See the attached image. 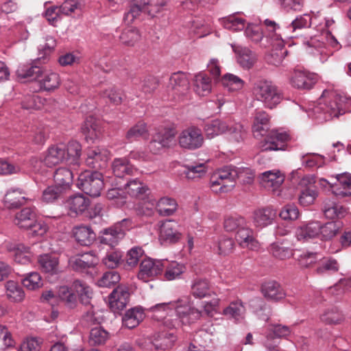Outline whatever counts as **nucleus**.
<instances>
[{
    "label": "nucleus",
    "mask_w": 351,
    "mask_h": 351,
    "mask_svg": "<svg viewBox=\"0 0 351 351\" xmlns=\"http://www.w3.org/2000/svg\"><path fill=\"white\" fill-rule=\"evenodd\" d=\"M351 98L340 95L333 90H324L316 102L307 110L308 117L318 123L337 118L350 110Z\"/></svg>",
    "instance_id": "nucleus-1"
},
{
    "label": "nucleus",
    "mask_w": 351,
    "mask_h": 351,
    "mask_svg": "<svg viewBox=\"0 0 351 351\" xmlns=\"http://www.w3.org/2000/svg\"><path fill=\"white\" fill-rule=\"evenodd\" d=\"M318 27H322V29H317L321 32V34L311 37L304 42L306 52L313 56L318 57L322 62L327 60L334 51L341 48V45L337 38L332 34L330 29L335 25V21L332 18L321 19L318 14L317 21Z\"/></svg>",
    "instance_id": "nucleus-2"
},
{
    "label": "nucleus",
    "mask_w": 351,
    "mask_h": 351,
    "mask_svg": "<svg viewBox=\"0 0 351 351\" xmlns=\"http://www.w3.org/2000/svg\"><path fill=\"white\" fill-rule=\"evenodd\" d=\"M254 177V171L250 168L227 166L213 173L210 186L215 193H227L233 189L237 178L244 183H250Z\"/></svg>",
    "instance_id": "nucleus-3"
},
{
    "label": "nucleus",
    "mask_w": 351,
    "mask_h": 351,
    "mask_svg": "<svg viewBox=\"0 0 351 351\" xmlns=\"http://www.w3.org/2000/svg\"><path fill=\"white\" fill-rule=\"evenodd\" d=\"M174 319L166 321L169 329H178L182 326H190L199 321L202 315V311L194 306L189 295H183L174 300Z\"/></svg>",
    "instance_id": "nucleus-4"
},
{
    "label": "nucleus",
    "mask_w": 351,
    "mask_h": 351,
    "mask_svg": "<svg viewBox=\"0 0 351 351\" xmlns=\"http://www.w3.org/2000/svg\"><path fill=\"white\" fill-rule=\"evenodd\" d=\"M252 93L255 99L261 101L264 106L270 109L281 101L282 97L277 87L267 80H260L253 86Z\"/></svg>",
    "instance_id": "nucleus-5"
},
{
    "label": "nucleus",
    "mask_w": 351,
    "mask_h": 351,
    "mask_svg": "<svg viewBox=\"0 0 351 351\" xmlns=\"http://www.w3.org/2000/svg\"><path fill=\"white\" fill-rule=\"evenodd\" d=\"M168 0H136L130 4L129 10L124 14L123 21L130 24L141 12L154 17L163 10Z\"/></svg>",
    "instance_id": "nucleus-6"
},
{
    "label": "nucleus",
    "mask_w": 351,
    "mask_h": 351,
    "mask_svg": "<svg viewBox=\"0 0 351 351\" xmlns=\"http://www.w3.org/2000/svg\"><path fill=\"white\" fill-rule=\"evenodd\" d=\"M104 185L102 174L96 171H85L81 173L77 181V187L92 197L99 196Z\"/></svg>",
    "instance_id": "nucleus-7"
},
{
    "label": "nucleus",
    "mask_w": 351,
    "mask_h": 351,
    "mask_svg": "<svg viewBox=\"0 0 351 351\" xmlns=\"http://www.w3.org/2000/svg\"><path fill=\"white\" fill-rule=\"evenodd\" d=\"M66 161V145L63 143H59L51 145L45 152L43 160H40L36 158H32L30 160L35 172L40 171L39 167L42 162L47 167H52L60 163Z\"/></svg>",
    "instance_id": "nucleus-8"
},
{
    "label": "nucleus",
    "mask_w": 351,
    "mask_h": 351,
    "mask_svg": "<svg viewBox=\"0 0 351 351\" xmlns=\"http://www.w3.org/2000/svg\"><path fill=\"white\" fill-rule=\"evenodd\" d=\"M316 183V177L313 175H306L299 181L298 185L302 189L298 197L299 204L302 206H308L313 204L318 196V191L311 187Z\"/></svg>",
    "instance_id": "nucleus-9"
},
{
    "label": "nucleus",
    "mask_w": 351,
    "mask_h": 351,
    "mask_svg": "<svg viewBox=\"0 0 351 351\" xmlns=\"http://www.w3.org/2000/svg\"><path fill=\"white\" fill-rule=\"evenodd\" d=\"M204 143L202 130L195 126L184 130L179 136V144L182 148L193 150L201 147Z\"/></svg>",
    "instance_id": "nucleus-10"
},
{
    "label": "nucleus",
    "mask_w": 351,
    "mask_h": 351,
    "mask_svg": "<svg viewBox=\"0 0 351 351\" xmlns=\"http://www.w3.org/2000/svg\"><path fill=\"white\" fill-rule=\"evenodd\" d=\"M289 134L283 130H273L260 144L261 151L282 150L285 143L289 141Z\"/></svg>",
    "instance_id": "nucleus-11"
},
{
    "label": "nucleus",
    "mask_w": 351,
    "mask_h": 351,
    "mask_svg": "<svg viewBox=\"0 0 351 351\" xmlns=\"http://www.w3.org/2000/svg\"><path fill=\"white\" fill-rule=\"evenodd\" d=\"M98 262L99 258L93 252L72 256L68 261L73 270L80 273H88V270L93 268Z\"/></svg>",
    "instance_id": "nucleus-12"
},
{
    "label": "nucleus",
    "mask_w": 351,
    "mask_h": 351,
    "mask_svg": "<svg viewBox=\"0 0 351 351\" xmlns=\"http://www.w3.org/2000/svg\"><path fill=\"white\" fill-rule=\"evenodd\" d=\"M164 259H152L150 258L144 259L140 264V269L138 278L143 282H147L150 279L162 274V265Z\"/></svg>",
    "instance_id": "nucleus-13"
},
{
    "label": "nucleus",
    "mask_w": 351,
    "mask_h": 351,
    "mask_svg": "<svg viewBox=\"0 0 351 351\" xmlns=\"http://www.w3.org/2000/svg\"><path fill=\"white\" fill-rule=\"evenodd\" d=\"M261 184L267 190L280 195L279 189L284 182L285 176L278 169H273L262 173L260 176Z\"/></svg>",
    "instance_id": "nucleus-14"
},
{
    "label": "nucleus",
    "mask_w": 351,
    "mask_h": 351,
    "mask_svg": "<svg viewBox=\"0 0 351 351\" xmlns=\"http://www.w3.org/2000/svg\"><path fill=\"white\" fill-rule=\"evenodd\" d=\"M37 82L40 90L51 92L59 88L61 80L58 73L49 69L42 68Z\"/></svg>",
    "instance_id": "nucleus-15"
},
{
    "label": "nucleus",
    "mask_w": 351,
    "mask_h": 351,
    "mask_svg": "<svg viewBox=\"0 0 351 351\" xmlns=\"http://www.w3.org/2000/svg\"><path fill=\"white\" fill-rule=\"evenodd\" d=\"M167 88L173 99L185 95L189 88V82L186 74L182 72L173 73L169 78Z\"/></svg>",
    "instance_id": "nucleus-16"
},
{
    "label": "nucleus",
    "mask_w": 351,
    "mask_h": 351,
    "mask_svg": "<svg viewBox=\"0 0 351 351\" xmlns=\"http://www.w3.org/2000/svg\"><path fill=\"white\" fill-rule=\"evenodd\" d=\"M90 200L82 194L70 196L64 202V206L71 217L83 214L90 206Z\"/></svg>",
    "instance_id": "nucleus-17"
},
{
    "label": "nucleus",
    "mask_w": 351,
    "mask_h": 351,
    "mask_svg": "<svg viewBox=\"0 0 351 351\" xmlns=\"http://www.w3.org/2000/svg\"><path fill=\"white\" fill-rule=\"evenodd\" d=\"M86 164L96 169H104L109 159V152L101 147H91L87 150Z\"/></svg>",
    "instance_id": "nucleus-18"
},
{
    "label": "nucleus",
    "mask_w": 351,
    "mask_h": 351,
    "mask_svg": "<svg viewBox=\"0 0 351 351\" xmlns=\"http://www.w3.org/2000/svg\"><path fill=\"white\" fill-rule=\"evenodd\" d=\"M174 300L169 302L158 303L151 306L148 310L152 313L154 319L162 322V324L168 328L166 321L168 319H174Z\"/></svg>",
    "instance_id": "nucleus-19"
},
{
    "label": "nucleus",
    "mask_w": 351,
    "mask_h": 351,
    "mask_svg": "<svg viewBox=\"0 0 351 351\" xmlns=\"http://www.w3.org/2000/svg\"><path fill=\"white\" fill-rule=\"evenodd\" d=\"M235 239L241 247L251 250H256L259 248V244L254 237V231L248 226L247 221H245V226H242L237 231Z\"/></svg>",
    "instance_id": "nucleus-20"
},
{
    "label": "nucleus",
    "mask_w": 351,
    "mask_h": 351,
    "mask_svg": "<svg viewBox=\"0 0 351 351\" xmlns=\"http://www.w3.org/2000/svg\"><path fill=\"white\" fill-rule=\"evenodd\" d=\"M130 292L126 286H118L109 296L110 308L114 311H121L129 302Z\"/></svg>",
    "instance_id": "nucleus-21"
},
{
    "label": "nucleus",
    "mask_w": 351,
    "mask_h": 351,
    "mask_svg": "<svg viewBox=\"0 0 351 351\" xmlns=\"http://www.w3.org/2000/svg\"><path fill=\"white\" fill-rule=\"evenodd\" d=\"M232 50L236 54L238 64L244 69H251L257 60L256 55L249 48L232 44Z\"/></svg>",
    "instance_id": "nucleus-22"
},
{
    "label": "nucleus",
    "mask_w": 351,
    "mask_h": 351,
    "mask_svg": "<svg viewBox=\"0 0 351 351\" xmlns=\"http://www.w3.org/2000/svg\"><path fill=\"white\" fill-rule=\"evenodd\" d=\"M317 76L303 71H295L293 73L290 83L292 86L298 89H311L317 82Z\"/></svg>",
    "instance_id": "nucleus-23"
},
{
    "label": "nucleus",
    "mask_w": 351,
    "mask_h": 351,
    "mask_svg": "<svg viewBox=\"0 0 351 351\" xmlns=\"http://www.w3.org/2000/svg\"><path fill=\"white\" fill-rule=\"evenodd\" d=\"M320 222L312 221L303 223L295 230V236L298 241H307L319 236Z\"/></svg>",
    "instance_id": "nucleus-24"
},
{
    "label": "nucleus",
    "mask_w": 351,
    "mask_h": 351,
    "mask_svg": "<svg viewBox=\"0 0 351 351\" xmlns=\"http://www.w3.org/2000/svg\"><path fill=\"white\" fill-rule=\"evenodd\" d=\"M266 27L267 34L265 36L268 43L276 49H281L285 45V41L280 33V26L274 21L265 19L263 22Z\"/></svg>",
    "instance_id": "nucleus-25"
},
{
    "label": "nucleus",
    "mask_w": 351,
    "mask_h": 351,
    "mask_svg": "<svg viewBox=\"0 0 351 351\" xmlns=\"http://www.w3.org/2000/svg\"><path fill=\"white\" fill-rule=\"evenodd\" d=\"M177 223L173 221H165L160 229L159 239L162 243H173L180 239V233Z\"/></svg>",
    "instance_id": "nucleus-26"
},
{
    "label": "nucleus",
    "mask_w": 351,
    "mask_h": 351,
    "mask_svg": "<svg viewBox=\"0 0 351 351\" xmlns=\"http://www.w3.org/2000/svg\"><path fill=\"white\" fill-rule=\"evenodd\" d=\"M276 216V213L271 208H258L253 213L252 222L256 228L262 229L271 225Z\"/></svg>",
    "instance_id": "nucleus-27"
},
{
    "label": "nucleus",
    "mask_w": 351,
    "mask_h": 351,
    "mask_svg": "<svg viewBox=\"0 0 351 351\" xmlns=\"http://www.w3.org/2000/svg\"><path fill=\"white\" fill-rule=\"evenodd\" d=\"M185 271L186 267L184 264L164 259L162 274L165 280L171 281L180 279Z\"/></svg>",
    "instance_id": "nucleus-28"
},
{
    "label": "nucleus",
    "mask_w": 351,
    "mask_h": 351,
    "mask_svg": "<svg viewBox=\"0 0 351 351\" xmlns=\"http://www.w3.org/2000/svg\"><path fill=\"white\" fill-rule=\"evenodd\" d=\"M317 19L318 12L315 14L311 12V13L300 14L291 22V27L293 32L311 27V25H313L316 29H322V27H318L319 25H317Z\"/></svg>",
    "instance_id": "nucleus-29"
},
{
    "label": "nucleus",
    "mask_w": 351,
    "mask_h": 351,
    "mask_svg": "<svg viewBox=\"0 0 351 351\" xmlns=\"http://www.w3.org/2000/svg\"><path fill=\"white\" fill-rule=\"evenodd\" d=\"M82 132L87 142L95 143L99 138L101 130L96 119L89 116L82 126Z\"/></svg>",
    "instance_id": "nucleus-30"
},
{
    "label": "nucleus",
    "mask_w": 351,
    "mask_h": 351,
    "mask_svg": "<svg viewBox=\"0 0 351 351\" xmlns=\"http://www.w3.org/2000/svg\"><path fill=\"white\" fill-rule=\"evenodd\" d=\"M112 169L114 176L119 178L140 174L138 169L125 158H115L112 164Z\"/></svg>",
    "instance_id": "nucleus-31"
},
{
    "label": "nucleus",
    "mask_w": 351,
    "mask_h": 351,
    "mask_svg": "<svg viewBox=\"0 0 351 351\" xmlns=\"http://www.w3.org/2000/svg\"><path fill=\"white\" fill-rule=\"evenodd\" d=\"M73 237L75 241L81 245H90L96 238V234L88 226H77L72 230Z\"/></svg>",
    "instance_id": "nucleus-32"
},
{
    "label": "nucleus",
    "mask_w": 351,
    "mask_h": 351,
    "mask_svg": "<svg viewBox=\"0 0 351 351\" xmlns=\"http://www.w3.org/2000/svg\"><path fill=\"white\" fill-rule=\"evenodd\" d=\"M269 117L263 110H257L254 113L252 132L255 136H263L269 130Z\"/></svg>",
    "instance_id": "nucleus-33"
},
{
    "label": "nucleus",
    "mask_w": 351,
    "mask_h": 351,
    "mask_svg": "<svg viewBox=\"0 0 351 351\" xmlns=\"http://www.w3.org/2000/svg\"><path fill=\"white\" fill-rule=\"evenodd\" d=\"M7 250L12 253L16 263L27 265L30 263V252L28 247L21 243H8Z\"/></svg>",
    "instance_id": "nucleus-34"
},
{
    "label": "nucleus",
    "mask_w": 351,
    "mask_h": 351,
    "mask_svg": "<svg viewBox=\"0 0 351 351\" xmlns=\"http://www.w3.org/2000/svg\"><path fill=\"white\" fill-rule=\"evenodd\" d=\"M337 183L333 194L337 197L351 196V174L343 173L336 176Z\"/></svg>",
    "instance_id": "nucleus-35"
},
{
    "label": "nucleus",
    "mask_w": 351,
    "mask_h": 351,
    "mask_svg": "<svg viewBox=\"0 0 351 351\" xmlns=\"http://www.w3.org/2000/svg\"><path fill=\"white\" fill-rule=\"evenodd\" d=\"M227 139L233 143H240L244 141L247 135V130L243 125L239 122H228V128L226 130Z\"/></svg>",
    "instance_id": "nucleus-36"
},
{
    "label": "nucleus",
    "mask_w": 351,
    "mask_h": 351,
    "mask_svg": "<svg viewBox=\"0 0 351 351\" xmlns=\"http://www.w3.org/2000/svg\"><path fill=\"white\" fill-rule=\"evenodd\" d=\"M224 316L234 319L236 322H241L245 318V308L241 300H237L232 302L222 312Z\"/></svg>",
    "instance_id": "nucleus-37"
},
{
    "label": "nucleus",
    "mask_w": 351,
    "mask_h": 351,
    "mask_svg": "<svg viewBox=\"0 0 351 351\" xmlns=\"http://www.w3.org/2000/svg\"><path fill=\"white\" fill-rule=\"evenodd\" d=\"M211 293L210 284L206 279L197 278L192 281L191 293L195 298L211 297Z\"/></svg>",
    "instance_id": "nucleus-38"
},
{
    "label": "nucleus",
    "mask_w": 351,
    "mask_h": 351,
    "mask_svg": "<svg viewBox=\"0 0 351 351\" xmlns=\"http://www.w3.org/2000/svg\"><path fill=\"white\" fill-rule=\"evenodd\" d=\"M36 219L35 210L32 208L26 207L15 215L14 223L19 228L27 229Z\"/></svg>",
    "instance_id": "nucleus-39"
},
{
    "label": "nucleus",
    "mask_w": 351,
    "mask_h": 351,
    "mask_svg": "<svg viewBox=\"0 0 351 351\" xmlns=\"http://www.w3.org/2000/svg\"><path fill=\"white\" fill-rule=\"evenodd\" d=\"M227 128V121L220 119H214L205 123L204 131L206 137L208 139H212L221 134H225Z\"/></svg>",
    "instance_id": "nucleus-40"
},
{
    "label": "nucleus",
    "mask_w": 351,
    "mask_h": 351,
    "mask_svg": "<svg viewBox=\"0 0 351 351\" xmlns=\"http://www.w3.org/2000/svg\"><path fill=\"white\" fill-rule=\"evenodd\" d=\"M25 195V192L19 188L10 189L4 197L5 206L13 208L23 205L26 200Z\"/></svg>",
    "instance_id": "nucleus-41"
},
{
    "label": "nucleus",
    "mask_w": 351,
    "mask_h": 351,
    "mask_svg": "<svg viewBox=\"0 0 351 351\" xmlns=\"http://www.w3.org/2000/svg\"><path fill=\"white\" fill-rule=\"evenodd\" d=\"M119 228V226H117L116 228L112 226L101 231L99 236L100 243L110 246L117 245L123 238V232Z\"/></svg>",
    "instance_id": "nucleus-42"
},
{
    "label": "nucleus",
    "mask_w": 351,
    "mask_h": 351,
    "mask_svg": "<svg viewBox=\"0 0 351 351\" xmlns=\"http://www.w3.org/2000/svg\"><path fill=\"white\" fill-rule=\"evenodd\" d=\"M176 339L173 332H160L154 335L152 344L156 350H166L173 346Z\"/></svg>",
    "instance_id": "nucleus-43"
},
{
    "label": "nucleus",
    "mask_w": 351,
    "mask_h": 351,
    "mask_svg": "<svg viewBox=\"0 0 351 351\" xmlns=\"http://www.w3.org/2000/svg\"><path fill=\"white\" fill-rule=\"evenodd\" d=\"M262 293L265 298L275 301L280 300L285 297L284 290L276 281H269L263 284Z\"/></svg>",
    "instance_id": "nucleus-44"
},
{
    "label": "nucleus",
    "mask_w": 351,
    "mask_h": 351,
    "mask_svg": "<svg viewBox=\"0 0 351 351\" xmlns=\"http://www.w3.org/2000/svg\"><path fill=\"white\" fill-rule=\"evenodd\" d=\"M124 190L131 197L143 198L149 191L148 187L139 179H130L125 185Z\"/></svg>",
    "instance_id": "nucleus-45"
},
{
    "label": "nucleus",
    "mask_w": 351,
    "mask_h": 351,
    "mask_svg": "<svg viewBox=\"0 0 351 351\" xmlns=\"http://www.w3.org/2000/svg\"><path fill=\"white\" fill-rule=\"evenodd\" d=\"M323 212L328 219L342 218L348 213L347 209L342 205L330 200L324 202Z\"/></svg>",
    "instance_id": "nucleus-46"
},
{
    "label": "nucleus",
    "mask_w": 351,
    "mask_h": 351,
    "mask_svg": "<svg viewBox=\"0 0 351 351\" xmlns=\"http://www.w3.org/2000/svg\"><path fill=\"white\" fill-rule=\"evenodd\" d=\"M212 89L210 79L205 73L200 72L195 75L194 90L200 96L208 95Z\"/></svg>",
    "instance_id": "nucleus-47"
},
{
    "label": "nucleus",
    "mask_w": 351,
    "mask_h": 351,
    "mask_svg": "<svg viewBox=\"0 0 351 351\" xmlns=\"http://www.w3.org/2000/svg\"><path fill=\"white\" fill-rule=\"evenodd\" d=\"M144 318V313L141 308L135 307L126 311L122 318L123 325L130 329L136 327Z\"/></svg>",
    "instance_id": "nucleus-48"
},
{
    "label": "nucleus",
    "mask_w": 351,
    "mask_h": 351,
    "mask_svg": "<svg viewBox=\"0 0 351 351\" xmlns=\"http://www.w3.org/2000/svg\"><path fill=\"white\" fill-rule=\"evenodd\" d=\"M343 223L340 221H332L324 224L320 223L319 237L324 241L330 240L342 229Z\"/></svg>",
    "instance_id": "nucleus-49"
},
{
    "label": "nucleus",
    "mask_w": 351,
    "mask_h": 351,
    "mask_svg": "<svg viewBox=\"0 0 351 351\" xmlns=\"http://www.w3.org/2000/svg\"><path fill=\"white\" fill-rule=\"evenodd\" d=\"M268 252L276 258L285 260L291 258L293 253V250L285 245V240L276 241L269 245Z\"/></svg>",
    "instance_id": "nucleus-50"
},
{
    "label": "nucleus",
    "mask_w": 351,
    "mask_h": 351,
    "mask_svg": "<svg viewBox=\"0 0 351 351\" xmlns=\"http://www.w3.org/2000/svg\"><path fill=\"white\" fill-rule=\"evenodd\" d=\"M38 263L41 269L51 274H56L59 271L58 258L49 254H42L38 258Z\"/></svg>",
    "instance_id": "nucleus-51"
},
{
    "label": "nucleus",
    "mask_w": 351,
    "mask_h": 351,
    "mask_svg": "<svg viewBox=\"0 0 351 351\" xmlns=\"http://www.w3.org/2000/svg\"><path fill=\"white\" fill-rule=\"evenodd\" d=\"M73 175L72 171L64 167L58 168L53 174L55 184L66 191L73 182Z\"/></svg>",
    "instance_id": "nucleus-52"
},
{
    "label": "nucleus",
    "mask_w": 351,
    "mask_h": 351,
    "mask_svg": "<svg viewBox=\"0 0 351 351\" xmlns=\"http://www.w3.org/2000/svg\"><path fill=\"white\" fill-rule=\"evenodd\" d=\"M220 24L226 29L237 32L244 29L245 20L239 14H232L219 19Z\"/></svg>",
    "instance_id": "nucleus-53"
},
{
    "label": "nucleus",
    "mask_w": 351,
    "mask_h": 351,
    "mask_svg": "<svg viewBox=\"0 0 351 351\" xmlns=\"http://www.w3.org/2000/svg\"><path fill=\"white\" fill-rule=\"evenodd\" d=\"M320 320L326 324H339L344 320L342 313L335 306L326 308L320 315Z\"/></svg>",
    "instance_id": "nucleus-54"
},
{
    "label": "nucleus",
    "mask_w": 351,
    "mask_h": 351,
    "mask_svg": "<svg viewBox=\"0 0 351 351\" xmlns=\"http://www.w3.org/2000/svg\"><path fill=\"white\" fill-rule=\"evenodd\" d=\"M319 263L315 272L319 275L330 274L337 272L339 270V265L337 261L332 258L319 257Z\"/></svg>",
    "instance_id": "nucleus-55"
},
{
    "label": "nucleus",
    "mask_w": 351,
    "mask_h": 351,
    "mask_svg": "<svg viewBox=\"0 0 351 351\" xmlns=\"http://www.w3.org/2000/svg\"><path fill=\"white\" fill-rule=\"evenodd\" d=\"M234 242L232 238L221 237L213 246V250L217 254L226 256L232 253Z\"/></svg>",
    "instance_id": "nucleus-56"
},
{
    "label": "nucleus",
    "mask_w": 351,
    "mask_h": 351,
    "mask_svg": "<svg viewBox=\"0 0 351 351\" xmlns=\"http://www.w3.org/2000/svg\"><path fill=\"white\" fill-rule=\"evenodd\" d=\"M41 69L38 66L23 64L19 66L16 73L19 79L37 81Z\"/></svg>",
    "instance_id": "nucleus-57"
},
{
    "label": "nucleus",
    "mask_w": 351,
    "mask_h": 351,
    "mask_svg": "<svg viewBox=\"0 0 351 351\" xmlns=\"http://www.w3.org/2000/svg\"><path fill=\"white\" fill-rule=\"evenodd\" d=\"M177 203L175 199L164 197L160 198L156 204L158 213L162 216H170L177 210Z\"/></svg>",
    "instance_id": "nucleus-58"
},
{
    "label": "nucleus",
    "mask_w": 351,
    "mask_h": 351,
    "mask_svg": "<svg viewBox=\"0 0 351 351\" xmlns=\"http://www.w3.org/2000/svg\"><path fill=\"white\" fill-rule=\"evenodd\" d=\"M6 295L12 302H20L25 298L23 289L14 281L9 280L5 283Z\"/></svg>",
    "instance_id": "nucleus-59"
},
{
    "label": "nucleus",
    "mask_w": 351,
    "mask_h": 351,
    "mask_svg": "<svg viewBox=\"0 0 351 351\" xmlns=\"http://www.w3.org/2000/svg\"><path fill=\"white\" fill-rule=\"evenodd\" d=\"M291 332V328L285 325L276 324L271 326L267 328L265 332V337L267 340L265 342L270 343L269 340L274 338H286Z\"/></svg>",
    "instance_id": "nucleus-60"
},
{
    "label": "nucleus",
    "mask_w": 351,
    "mask_h": 351,
    "mask_svg": "<svg viewBox=\"0 0 351 351\" xmlns=\"http://www.w3.org/2000/svg\"><path fill=\"white\" fill-rule=\"evenodd\" d=\"M72 287L78 295L82 303L87 304L90 302L93 291L89 286L81 280H76L73 282Z\"/></svg>",
    "instance_id": "nucleus-61"
},
{
    "label": "nucleus",
    "mask_w": 351,
    "mask_h": 351,
    "mask_svg": "<svg viewBox=\"0 0 351 351\" xmlns=\"http://www.w3.org/2000/svg\"><path fill=\"white\" fill-rule=\"evenodd\" d=\"M66 149V162L69 165H77L80 164V157L81 156L82 146L77 141H71L69 143Z\"/></svg>",
    "instance_id": "nucleus-62"
},
{
    "label": "nucleus",
    "mask_w": 351,
    "mask_h": 351,
    "mask_svg": "<svg viewBox=\"0 0 351 351\" xmlns=\"http://www.w3.org/2000/svg\"><path fill=\"white\" fill-rule=\"evenodd\" d=\"M222 85L230 91H236L243 88L244 82L239 77L226 73L221 78Z\"/></svg>",
    "instance_id": "nucleus-63"
},
{
    "label": "nucleus",
    "mask_w": 351,
    "mask_h": 351,
    "mask_svg": "<svg viewBox=\"0 0 351 351\" xmlns=\"http://www.w3.org/2000/svg\"><path fill=\"white\" fill-rule=\"evenodd\" d=\"M123 253L120 250H110L102 258L103 264L108 268H116L123 263Z\"/></svg>",
    "instance_id": "nucleus-64"
}]
</instances>
